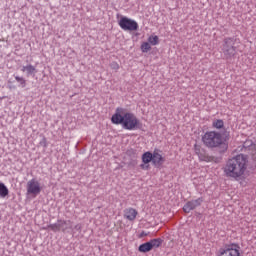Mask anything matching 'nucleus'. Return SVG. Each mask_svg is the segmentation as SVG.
<instances>
[{
  "label": "nucleus",
  "instance_id": "20e7f679",
  "mask_svg": "<svg viewBox=\"0 0 256 256\" xmlns=\"http://www.w3.org/2000/svg\"><path fill=\"white\" fill-rule=\"evenodd\" d=\"M239 41L235 36L225 37L222 41L221 51L225 59H233L235 53H237V47L235 44Z\"/></svg>",
  "mask_w": 256,
  "mask_h": 256
},
{
  "label": "nucleus",
  "instance_id": "f8f14e48",
  "mask_svg": "<svg viewBox=\"0 0 256 256\" xmlns=\"http://www.w3.org/2000/svg\"><path fill=\"white\" fill-rule=\"evenodd\" d=\"M142 162L145 165H149V163H153V153H151L150 151L144 152L142 154Z\"/></svg>",
  "mask_w": 256,
  "mask_h": 256
},
{
  "label": "nucleus",
  "instance_id": "1a4fd4ad",
  "mask_svg": "<svg viewBox=\"0 0 256 256\" xmlns=\"http://www.w3.org/2000/svg\"><path fill=\"white\" fill-rule=\"evenodd\" d=\"M165 163V158L159 153L158 149H155L152 153V164L154 167H161Z\"/></svg>",
  "mask_w": 256,
  "mask_h": 256
},
{
  "label": "nucleus",
  "instance_id": "39448f33",
  "mask_svg": "<svg viewBox=\"0 0 256 256\" xmlns=\"http://www.w3.org/2000/svg\"><path fill=\"white\" fill-rule=\"evenodd\" d=\"M118 25L123 31H139V23L127 16H122Z\"/></svg>",
  "mask_w": 256,
  "mask_h": 256
},
{
  "label": "nucleus",
  "instance_id": "6e6552de",
  "mask_svg": "<svg viewBox=\"0 0 256 256\" xmlns=\"http://www.w3.org/2000/svg\"><path fill=\"white\" fill-rule=\"evenodd\" d=\"M204 199L203 197H200L196 200H191L188 201L184 206H183V211L184 213H191V211L197 209V207H201Z\"/></svg>",
  "mask_w": 256,
  "mask_h": 256
},
{
  "label": "nucleus",
  "instance_id": "393cba45",
  "mask_svg": "<svg viewBox=\"0 0 256 256\" xmlns=\"http://www.w3.org/2000/svg\"><path fill=\"white\" fill-rule=\"evenodd\" d=\"M49 227H50V229H52V231H56V229H57V226H55V225H50Z\"/></svg>",
  "mask_w": 256,
  "mask_h": 256
},
{
  "label": "nucleus",
  "instance_id": "5701e85b",
  "mask_svg": "<svg viewBox=\"0 0 256 256\" xmlns=\"http://www.w3.org/2000/svg\"><path fill=\"white\" fill-rule=\"evenodd\" d=\"M129 165H131L132 167H135V165H137V158H131Z\"/></svg>",
  "mask_w": 256,
  "mask_h": 256
},
{
  "label": "nucleus",
  "instance_id": "b1692460",
  "mask_svg": "<svg viewBox=\"0 0 256 256\" xmlns=\"http://www.w3.org/2000/svg\"><path fill=\"white\" fill-rule=\"evenodd\" d=\"M140 169H143L144 171H147L149 169V165L143 163L140 165Z\"/></svg>",
  "mask_w": 256,
  "mask_h": 256
},
{
  "label": "nucleus",
  "instance_id": "f3484780",
  "mask_svg": "<svg viewBox=\"0 0 256 256\" xmlns=\"http://www.w3.org/2000/svg\"><path fill=\"white\" fill-rule=\"evenodd\" d=\"M127 157H130V159H137V150L130 148L126 151Z\"/></svg>",
  "mask_w": 256,
  "mask_h": 256
},
{
  "label": "nucleus",
  "instance_id": "2eb2a0df",
  "mask_svg": "<svg viewBox=\"0 0 256 256\" xmlns=\"http://www.w3.org/2000/svg\"><path fill=\"white\" fill-rule=\"evenodd\" d=\"M243 148L245 149V151H253V149H255V143L253 142V140H246L243 143Z\"/></svg>",
  "mask_w": 256,
  "mask_h": 256
},
{
  "label": "nucleus",
  "instance_id": "f257e3e1",
  "mask_svg": "<svg viewBox=\"0 0 256 256\" xmlns=\"http://www.w3.org/2000/svg\"><path fill=\"white\" fill-rule=\"evenodd\" d=\"M229 139H231V132L224 129V131H207L202 136V142L208 149H218L219 153H227L229 149Z\"/></svg>",
  "mask_w": 256,
  "mask_h": 256
},
{
  "label": "nucleus",
  "instance_id": "aec40b11",
  "mask_svg": "<svg viewBox=\"0 0 256 256\" xmlns=\"http://www.w3.org/2000/svg\"><path fill=\"white\" fill-rule=\"evenodd\" d=\"M15 80L17 81V83H20L21 87H27V80H25V78L16 76Z\"/></svg>",
  "mask_w": 256,
  "mask_h": 256
},
{
  "label": "nucleus",
  "instance_id": "0eeeda50",
  "mask_svg": "<svg viewBox=\"0 0 256 256\" xmlns=\"http://www.w3.org/2000/svg\"><path fill=\"white\" fill-rule=\"evenodd\" d=\"M26 191L27 195H30L31 197H37V195H40L41 191H43V187H41V183L38 182L37 179L32 178L27 182Z\"/></svg>",
  "mask_w": 256,
  "mask_h": 256
},
{
  "label": "nucleus",
  "instance_id": "f03ea898",
  "mask_svg": "<svg viewBox=\"0 0 256 256\" xmlns=\"http://www.w3.org/2000/svg\"><path fill=\"white\" fill-rule=\"evenodd\" d=\"M125 109L117 107L111 117L113 125H122L127 131H137L143 129V123L132 112H125Z\"/></svg>",
  "mask_w": 256,
  "mask_h": 256
},
{
  "label": "nucleus",
  "instance_id": "9d476101",
  "mask_svg": "<svg viewBox=\"0 0 256 256\" xmlns=\"http://www.w3.org/2000/svg\"><path fill=\"white\" fill-rule=\"evenodd\" d=\"M137 215H139V212H137L135 208H126L124 210V217L128 221H135V219H137Z\"/></svg>",
  "mask_w": 256,
  "mask_h": 256
},
{
  "label": "nucleus",
  "instance_id": "4468645a",
  "mask_svg": "<svg viewBox=\"0 0 256 256\" xmlns=\"http://www.w3.org/2000/svg\"><path fill=\"white\" fill-rule=\"evenodd\" d=\"M212 127L218 130L225 129V122L223 119H216L212 122Z\"/></svg>",
  "mask_w": 256,
  "mask_h": 256
},
{
  "label": "nucleus",
  "instance_id": "dca6fc26",
  "mask_svg": "<svg viewBox=\"0 0 256 256\" xmlns=\"http://www.w3.org/2000/svg\"><path fill=\"white\" fill-rule=\"evenodd\" d=\"M148 43L150 45H159V36L157 35H151L148 37Z\"/></svg>",
  "mask_w": 256,
  "mask_h": 256
},
{
  "label": "nucleus",
  "instance_id": "ddd939ff",
  "mask_svg": "<svg viewBox=\"0 0 256 256\" xmlns=\"http://www.w3.org/2000/svg\"><path fill=\"white\" fill-rule=\"evenodd\" d=\"M9 195V188L3 183L0 182V198L5 199Z\"/></svg>",
  "mask_w": 256,
  "mask_h": 256
},
{
  "label": "nucleus",
  "instance_id": "4be33fe9",
  "mask_svg": "<svg viewBox=\"0 0 256 256\" xmlns=\"http://www.w3.org/2000/svg\"><path fill=\"white\" fill-rule=\"evenodd\" d=\"M149 235V232H145V231H142L140 234H139V239H143V237H147Z\"/></svg>",
  "mask_w": 256,
  "mask_h": 256
},
{
  "label": "nucleus",
  "instance_id": "412c9836",
  "mask_svg": "<svg viewBox=\"0 0 256 256\" xmlns=\"http://www.w3.org/2000/svg\"><path fill=\"white\" fill-rule=\"evenodd\" d=\"M110 67H111V69H113L114 71H118V69H119V64H118L117 62H112V63L110 64Z\"/></svg>",
  "mask_w": 256,
  "mask_h": 256
},
{
  "label": "nucleus",
  "instance_id": "423d86ee",
  "mask_svg": "<svg viewBox=\"0 0 256 256\" xmlns=\"http://www.w3.org/2000/svg\"><path fill=\"white\" fill-rule=\"evenodd\" d=\"M163 245V239L154 238L148 242L140 244L138 247L139 253H149V251H153V249H159V246Z\"/></svg>",
  "mask_w": 256,
  "mask_h": 256
},
{
  "label": "nucleus",
  "instance_id": "7ed1b4c3",
  "mask_svg": "<svg viewBox=\"0 0 256 256\" xmlns=\"http://www.w3.org/2000/svg\"><path fill=\"white\" fill-rule=\"evenodd\" d=\"M247 163H249V160L244 154H239L230 158L224 166V173L226 177L239 181L241 177L245 175V171H247Z\"/></svg>",
  "mask_w": 256,
  "mask_h": 256
},
{
  "label": "nucleus",
  "instance_id": "9b49d317",
  "mask_svg": "<svg viewBox=\"0 0 256 256\" xmlns=\"http://www.w3.org/2000/svg\"><path fill=\"white\" fill-rule=\"evenodd\" d=\"M22 73H26L27 75H35L37 73V68L35 66L28 64L23 66L21 69Z\"/></svg>",
  "mask_w": 256,
  "mask_h": 256
},
{
  "label": "nucleus",
  "instance_id": "a878e982",
  "mask_svg": "<svg viewBox=\"0 0 256 256\" xmlns=\"http://www.w3.org/2000/svg\"><path fill=\"white\" fill-rule=\"evenodd\" d=\"M75 229H76V231H80V229H81L80 224L76 225V226H75Z\"/></svg>",
  "mask_w": 256,
  "mask_h": 256
},
{
  "label": "nucleus",
  "instance_id": "a211bd4d",
  "mask_svg": "<svg viewBox=\"0 0 256 256\" xmlns=\"http://www.w3.org/2000/svg\"><path fill=\"white\" fill-rule=\"evenodd\" d=\"M142 53H149L151 51V44L149 42H144L141 44Z\"/></svg>",
  "mask_w": 256,
  "mask_h": 256
},
{
  "label": "nucleus",
  "instance_id": "6ab92c4d",
  "mask_svg": "<svg viewBox=\"0 0 256 256\" xmlns=\"http://www.w3.org/2000/svg\"><path fill=\"white\" fill-rule=\"evenodd\" d=\"M199 159H200V161H205L206 163H211V161H213V156L200 154Z\"/></svg>",
  "mask_w": 256,
  "mask_h": 256
}]
</instances>
